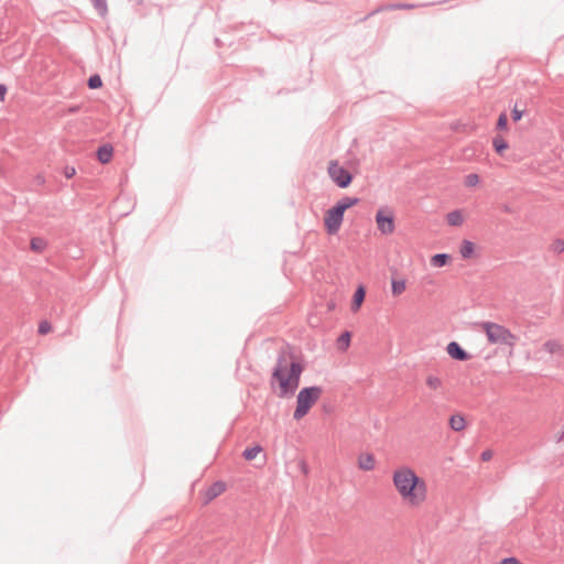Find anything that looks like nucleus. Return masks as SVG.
<instances>
[{"label": "nucleus", "mask_w": 564, "mask_h": 564, "mask_svg": "<svg viewBox=\"0 0 564 564\" xmlns=\"http://www.w3.org/2000/svg\"><path fill=\"white\" fill-rule=\"evenodd\" d=\"M449 426L455 432L463 431L466 426L464 416H462L459 414L452 415L449 419Z\"/></svg>", "instance_id": "nucleus-13"}, {"label": "nucleus", "mask_w": 564, "mask_h": 564, "mask_svg": "<svg viewBox=\"0 0 564 564\" xmlns=\"http://www.w3.org/2000/svg\"><path fill=\"white\" fill-rule=\"evenodd\" d=\"M482 328L486 332L487 339L490 344H499L513 347L517 341V336L502 325L485 322Z\"/></svg>", "instance_id": "nucleus-4"}, {"label": "nucleus", "mask_w": 564, "mask_h": 564, "mask_svg": "<svg viewBox=\"0 0 564 564\" xmlns=\"http://www.w3.org/2000/svg\"><path fill=\"white\" fill-rule=\"evenodd\" d=\"M551 251H553L554 253H562L564 251V240L563 239H555L551 247H550Z\"/></svg>", "instance_id": "nucleus-26"}, {"label": "nucleus", "mask_w": 564, "mask_h": 564, "mask_svg": "<svg viewBox=\"0 0 564 564\" xmlns=\"http://www.w3.org/2000/svg\"><path fill=\"white\" fill-rule=\"evenodd\" d=\"M405 290V281L404 280H395L393 279L391 282V291L394 296L400 295Z\"/></svg>", "instance_id": "nucleus-19"}, {"label": "nucleus", "mask_w": 564, "mask_h": 564, "mask_svg": "<svg viewBox=\"0 0 564 564\" xmlns=\"http://www.w3.org/2000/svg\"><path fill=\"white\" fill-rule=\"evenodd\" d=\"M262 451L261 446L259 445H256L253 447H248L243 451V457L247 459V460H252L253 458L257 457V455Z\"/></svg>", "instance_id": "nucleus-23"}, {"label": "nucleus", "mask_w": 564, "mask_h": 564, "mask_svg": "<svg viewBox=\"0 0 564 564\" xmlns=\"http://www.w3.org/2000/svg\"><path fill=\"white\" fill-rule=\"evenodd\" d=\"M328 175L332 181L340 188H346L351 184L352 174L339 165L336 161H332L328 165Z\"/></svg>", "instance_id": "nucleus-5"}, {"label": "nucleus", "mask_w": 564, "mask_h": 564, "mask_svg": "<svg viewBox=\"0 0 564 564\" xmlns=\"http://www.w3.org/2000/svg\"><path fill=\"white\" fill-rule=\"evenodd\" d=\"M393 484L400 496L411 505H419L426 497L425 482L409 467L393 473Z\"/></svg>", "instance_id": "nucleus-2"}, {"label": "nucleus", "mask_w": 564, "mask_h": 564, "mask_svg": "<svg viewBox=\"0 0 564 564\" xmlns=\"http://www.w3.org/2000/svg\"><path fill=\"white\" fill-rule=\"evenodd\" d=\"M446 351L452 359L458 361H466L470 358L469 354L457 341H451Z\"/></svg>", "instance_id": "nucleus-8"}, {"label": "nucleus", "mask_w": 564, "mask_h": 564, "mask_svg": "<svg viewBox=\"0 0 564 564\" xmlns=\"http://www.w3.org/2000/svg\"><path fill=\"white\" fill-rule=\"evenodd\" d=\"M451 257L447 253H436L431 258V265L434 268H442L446 265Z\"/></svg>", "instance_id": "nucleus-15"}, {"label": "nucleus", "mask_w": 564, "mask_h": 564, "mask_svg": "<svg viewBox=\"0 0 564 564\" xmlns=\"http://www.w3.org/2000/svg\"><path fill=\"white\" fill-rule=\"evenodd\" d=\"M47 242L45 239L41 237H34L31 239L30 247L35 252H42L46 248Z\"/></svg>", "instance_id": "nucleus-17"}, {"label": "nucleus", "mask_w": 564, "mask_h": 564, "mask_svg": "<svg viewBox=\"0 0 564 564\" xmlns=\"http://www.w3.org/2000/svg\"><path fill=\"white\" fill-rule=\"evenodd\" d=\"M523 116V110L517 108V106L511 111V118L513 121H519Z\"/></svg>", "instance_id": "nucleus-32"}, {"label": "nucleus", "mask_w": 564, "mask_h": 564, "mask_svg": "<svg viewBox=\"0 0 564 564\" xmlns=\"http://www.w3.org/2000/svg\"><path fill=\"white\" fill-rule=\"evenodd\" d=\"M358 202H359V198H357V197L345 196V197L340 198L335 205L337 207H339V209H341L345 213L348 208L357 205Z\"/></svg>", "instance_id": "nucleus-14"}, {"label": "nucleus", "mask_w": 564, "mask_h": 564, "mask_svg": "<svg viewBox=\"0 0 564 564\" xmlns=\"http://www.w3.org/2000/svg\"><path fill=\"white\" fill-rule=\"evenodd\" d=\"M365 296H366V291L362 286H359L355 293H354V296H352V303H351V310L352 311H357L360 308L364 300H365Z\"/></svg>", "instance_id": "nucleus-12"}, {"label": "nucleus", "mask_w": 564, "mask_h": 564, "mask_svg": "<svg viewBox=\"0 0 564 564\" xmlns=\"http://www.w3.org/2000/svg\"><path fill=\"white\" fill-rule=\"evenodd\" d=\"M492 145L498 154H501L506 149H508V142L502 137H495Z\"/></svg>", "instance_id": "nucleus-21"}, {"label": "nucleus", "mask_w": 564, "mask_h": 564, "mask_svg": "<svg viewBox=\"0 0 564 564\" xmlns=\"http://www.w3.org/2000/svg\"><path fill=\"white\" fill-rule=\"evenodd\" d=\"M52 326L47 321H42L39 325V333L45 335L51 330Z\"/></svg>", "instance_id": "nucleus-30"}, {"label": "nucleus", "mask_w": 564, "mask_h": 564, "mask_svg": "<svg viewBox=\"0 0 564 564\" xmlns=\"http://www.w3.org/2000/svg\"><path fill=\"white\" fill-rule=\"evenodd\" d=\"M322 392V388L317 386L303 388L297 394L296 408L293 413L294 420L299 421L304 417L313 404L319 399Z\"/></svg>", "instance_id": "nucleus-3"}, {"label": "nucleus", "mask_w": 564, "mask_h": 564, "mask_svg": "<svg viewBox=\"0 0 564 564\" xmlns=\"http://www.w3.org/2000/svg\"><path fill=\"white\" fill-rule=\"evenodd\" d=\"M358 466L362 470H372L375 468V457L371 454L360 455Z\"/></svg>", "instance_id": "nucleus-11"}, {"label": "nucleus", "mask_w": 564, "mask_h": 564, "mask_svg": "<svg viewBox=\"0 0 564 564\" xmlns=\"http://www.w3.org/2000/svg\"><path fill=\"white\" fill-rule=\"evenodd\" d=\"M87 85L90 89H98L102 86V80H101V77L97 74L95 75H91L88 80H87Z\"/></svg>", "instance_id": "nucleus-25"}, {"label": "nucleus", "mask_w": 564, "mask_h": 564, "mask_svg": "<svg viewBox=\"0 0 564 564\" xmlns=\"http://www.w3.org/2000/svg\"><path fill=\"white\" fill-rule=\"evenodd\" d=\"M387 8L388 9H393V10H395V9H405V10H408V9L415 8V4H411V3H394V4L388 6Z\"/></svg>", "instance_id": "nucleus-31"}, {"label": "nucleus", "mask_w": 564, "mask_h": 564, "mask_svg": "<svg viewBox=\"0 0 564 564\" xmlns=\"http://www.w3.org/2000/svg\"><path fill=\"white\" fill-rule=\"evenodd\" d=\"M344 214L345 213L336 205L326 212L324 224L328 235H335L338 232L344 220Z\"/></svg>", "instance_id": "nucleus-6"}, {"label": "nucleus", "mask_w": 564, "mask_h": 564, "mask_svg": "<svg viewBox=\"0 0 564 564\" xmlns=\"http://www.w3.org/2000/svg\"><path fill=\"white\" fill-rule=\"evenodd\" d=\"M349 343H350V333L344 332L338 338V344H339V346H344V348H347L349 346Z\"/></svg>", "instance_id": "nucleus-29"}, {"label": "nucleus", "mask_w": 564, "mask_h": 564, "mask_svg": "<svg viewBox=\"0 0 564 564\" xmlns=\"http://www.w3.org/2000/svg\"><path fill=\"white\" fill-rule=\"evenodd\" d=\"M500 564H520V561L517 557L510 556L503 558Z\"/></svg>", "instance_id": "nucleus-33"}, {"label": "nucleus", "mask_w": 564, "mask_h": 564, "mask_svg": "<svg viewBox=\"0 0 564 564\" xmlns=\"http://www.w3.org/2000/svg\"><path fill=\"white\" fill-rule=\"evenodd\" d=\"M75 173H76V171L74 167H69V166L65 167L64 174H65L66 178L73 177L75 175Z\"/></svg>", "instance_id": "nucleus-35"}, {"label": "nucleus", "mask_w": 564, "mask_h": 564, "mask_svg": "<svg viewBox=\"0 0 564 564\" xmlns=\"http://www.w3.org/2000/svg\"><path fill=\"white\" fill-rule=\"evenodd\" d=\"M447 223L451 226H459L463 223V216L459 210H453L447 214Z\"/></svg>", "instance_id": "nucleus-20"}, {"label": "nucleus", "mask_w": 564, "mask_h": 564, "mask_svg": "<svg viewBox=\"0 0 564 564\" xmlns=\"http://www.w3.org/2000/svg\"><path fill=\"white\" fill-rule=\"evenodd\" d=\"M113 153V148L111 144H102L97 150V159L100 163L106 164L108 163Z\"/></svg>", "instance_id": "nucleus-9"}, {"label": "nucleus", "mask_w": 564, "mask_h": 564, "mask_svg": "<svg viewBox=\"0 0 564 564\" xmlns=\"http://www.w3.org/2000/svg\"><path fill=\"white\" fill-rule=\"evenodd\" d=\"M479 182V176L475 173H470L465 178V185L468 187L476 186Z\"/></svg>", "instance_id": "nucleus-27"}, {"label": "nucleus", "mask_w": 564, "mask_h": 564, "mask_svg": "<svg viewBox=\"0 0 564 564\" xmlns=\"http://www.w3.org/2000/svg\"><path fill=\"white\" fill-rule=\"evenodd\" d=\"M7 90H8L7 86L3 84H0V101L4 100Z\"/></svg>", "instance_id": "nucleus-36"}, {"label": "nucleus", "mask_w": 564, "mask_h": 564, "mask_svg": "<svg viewBox=\"0 0 564 564\" xmlns=\"http://www.w3.org/2000/svg\"><path fill=\"white\" fill-rule=\"evenodd\" d=\"M94 8L100 17H106L108 13L107 0H91Z\"/></svg>", "instance_id": "nucleus-18"}, {"label": "nucleus", "mask_w": 564, "mask_h": 564, "mask_svg": "<svg viewBox=\"0 0 564 564\" xmlns=\"http://www.w3.org/2000/svg\"><path fill=\"white\" fill-rule=\"evenodd\" d=\"M376 223L378 229L383 235H390L394 231V218L392 214H386L383 210H378L376 214Z\"/></svg>", "instance_id": "nucleus-7"}, {"label": "nucleus", "mask_w": 564, "mask_h": 564, "mask_svg": "<svg viewBox=\"0 0 564 564\" xmlns=\"http://www.w3.org/2000/svg\"><path fill=\"white\" fill-rule=\"evenodd\" d=\"M289 355L281 352L272 371V382L279 383L280 398L293 395L299 388L300 378L303 372V366L299 361H290Z\"/></svg>", "instance_id": "nucleus-1"}, {"label": "nucleus", "mask_w": 564, "mask_h": 564, "mask_svg": "<svg viewBox=\"0 0 564 564\" xmlns=\"http://www.w3.org/2000/svg\"><path fill=\"white\" fill-rule=\"evenodd\" d=\"M543 348L545 351H547L550 354H555V352L561 351L562 346L556 340H547L544 343Z\"/></svg>", "instance_id": "nucleus-22"}, {"label": "nucleus", "mask_w": 564, "mask_h": 564, "mask_svg": "<svg viewBox=\"0 0 564 564\" xmlns=\"http://www.w3.org/2000/svg\"><path fill=\"white\" fill-rule=\"evenodd\" d=\"M475 245L469 240H464L460 246V254L464 259H468L473 256Z\"/></svg>", "instance_id": "nucleus-16"}, {"label": "nucleus", "mask_w": 564, "mask_h": 564, "mask_svg": "<svg viewBox=\"0 0 564 564\" xmlns=\"http://www.w3.org/2000/svg\"><path fill=\"white\" fill-rule=\"evenodd\" d=\"M507 127H508V117H507L506 112H502L498 117L497 129L505 130V129H507Z\"/></svg>", "instance_id": "nucleus-28"}, {"label": "nucleus", "mask_w": 564, "mask_h": 564, "mask_svg": "<svg viewBox=\"0 0 564 564\" xmlns=\"http://www.w3.org/2000/svg\"><path fill=\"white\" fill-rule=\"evenodd\" d=\"M226 490V485L223 481L214 482L206 491L207 500H213Z\"/></svg>", "instance_id": "nucleus-10"}, {"label": "nucleus", "mask_w": 564, "mask_h": 564, "mask_svg": "<svg viewBox=\"0 0 564 564\" xmlns=\"http://www.w3.org/2000/svg\"><path fill=\"white\" fill-rule=\"evenodd\" d=\"M426 386L432 390H437L442 388L443 382L438 377L430 375L426 378Z\"/></svg>", "instance_id": "nucleus-24"}, {"label": "nucleus", "mask_w": 564, "mask_h": 564, "mask_svg": "<svg viewBox=\"0 0 564 564\" xmlns=\"http://www.w3.org/2000/svg\"><path fill=\"white\" fill-rule=\"evenodd\" d=\"M77 110H78V106H74V107H70L68 111H69L70 113H74V112H76Z\"/></svg>", "instance_id": "nucleus-37"}, {"label": "nucleus", "mask_w": 564, "mask_h": 564, "mask_svg": "<svg viewBox=\"0 0 564 564\" xmlns=\"http://www.w3.org/2000/svg\"><path fill=\"white\" fill-rule=\"evenodd\" d=\"M492 458V452L490 449H486L481 453V459L484 462H488Z\"/></svg>", "instance_id": "nucleus-34"}]
</instances>
